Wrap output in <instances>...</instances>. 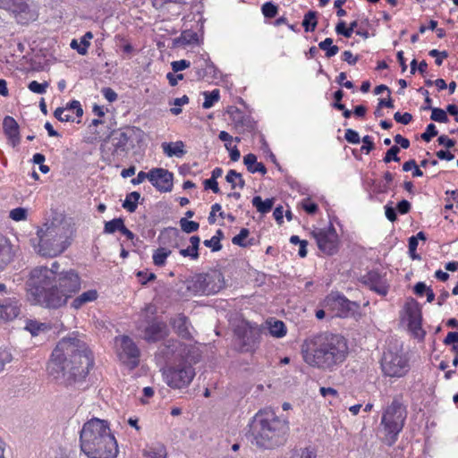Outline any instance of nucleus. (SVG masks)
<instances>
[{
	"label": "nucleus",
	"instance_id": "f257e3e1",
	"mask_svg": "<svg viewBox=\"0 0 458 458\" xmlns=\"http://www.w3.org/2000/svg\"><path fill=\"white\" fill-rule=\"evenodd\" d=\"M93 364L94 359L88 344L77 333H72L57 343L47 370L55 380L71 385L84 379Z\"/></svg>",
	"mask_w": 458,
	"mask_h": 458
},
{
	"label": "nucleus",
	"instance_id": "f03ea898",
	"mask_svg": "<svg viewBox=\"0 0 458 458\" xmlns=\"http://www.w3.org/2000/svg\"><path fill=\"white\" fill-rule=\"evenodd\" d=\"M301 353L309 366L332 370L345 360L348 345L344 336L321 332L311 335L303 341Z\"/></svg>",
	"mask_w": 458,
	"mask_h": 458
},
{
	"label": "nucleus",
	"instance_id": "7ed1b4c3",
	"mask_svg": "<svg viewBox=\"0 0 458 458\" xmlns=\"http://www.w3.org/2000/svg\"><path fill=\"white\" fill-rule=\"evenodd\" d=\"M81 451L89 458H115L118 445L107 420L92 418L80 432Z\"/></svg>",
	"mask_w": 458,
	"mask_h": 458
},
{
	"label": "nucleus",
	"instance_id": "20e7f679",
	"mask_svg": "<svg viewBox=\"0 0 458 458\" xmlns=\"http://www.w3.org/2000/svg\"><path fill=\"white\" fill-rule=\"evenodd\" d=\"M288 430L286 420L277 417L273 411H260L251 424V443L261 449H273L285 443Z\"/></svg>",
	"mask_w": 458,
	"mask_h": 458
},
{
	"label": "nucleus",
	"instance_id": "39448f33",
	"mask_svg": "<svg viewBox=\"0 0 458 458\" xmlns=\"http://www.w3.org/2000/svg\"><path fill=\"white\" fill-rule=\"evenodd\" d=\"M26 284L36 303L48 309H57L65 304L64 295H55V291H57L55 270H48L47 267H35L30 271Z\"/></svg>",
	"mask_w": 458,
	"mask_h": 458
},
{
	"label": "nucleus",
	"instance_id": "423d86ee",
	"mask_svg": "<svg viewBox=\"0 0 458 458\" xmlns=\"http://www.w3.org/2000/svg\"><path fill=\"white\" fill-rule=\"evenodd\" d=\"M38 253L43 257L54 258L62 254L71 244L68 230L61 225L47 223L38 230Z\"/></svg>",
	"mask_w": 458,
	"mask_h": 458
},
{
	"label": "nucleus",
	"instance_id": "0eeeda50",
	"mask_svg": "<svg viewBox=\"0 0 458 458\" xmlns=\"http://www.w3.org/2000/svg\"><path fill=\"white\" fill-rule=\"evenodd\" d=\"M402 399L401 395L394 396L381 418L380 425L385 434L383 441L388 446H392L397 441L406 420L407 411Z\"/></svg>",
	"mask_w": 458,
	"mask_h": 458
},
{
	"label": "nucleus",
	"instance_id": "6e6552de",
	"mask_svg": "<svg viewBox=\"0 0 458 458\" xmlns=\"http://www.w3.org/2000/svg\"><path fill=\"white\" fill-rule=\"evenodd\" d=\"M234 333V344L241 352H251L258 347L260 335L257 327L244 322L237 326Z\"/></svg>",
	"mask_w": 458,
	"mask_h": 458
},
{
	"label": "nucleus",
	"instance_id": "1a4fd4ad",
	"mask_svg": "<svg viewBox=\"0 0 458 458\" xmlns=\"http://www.w3.org/2000/svg\"><path fill=\"white\" fill-rule=\"evenodd\" d=\"M381 367L384 374L388 377H403L409 370L408 360L404 354L387 350L384 352Z\"/></svg>",
	"mask_w": 458,
	"mask_h": 458
},
{
	"label": "nucleus",
	"instance_id": "9d476101",
	"mask_svg": "<svg viewBox=\"0 0 458 458\" xmlns=\"http://www.w3.org/2000/svg\"><path fill=\"white\" fill-rule=\"evenodd\" d=\"M163 376L170 387L179 389L187 386L191 382L194 370L189 365L179 364L165 369Z\"/></svg>",
	"mask_w": 458,
	"mask_h": 458
},
{
	"label": "nucleus",
	"instance_id": "9b49d317",
	"mask_svg": "<svg viewBox=\"0 0 458 458\" xmlns=\"http://www.w3.org/2000/svg\"><path fill=\"white\" fill-rule=\"evenodd\" d=\"M57 291H55V296L64 295L65 303L72 293H76L81 288V278L78 273L73 269L62 271L56 278Z\"/></svg>",
	"mask_w": 458,
	"mask_h": 458
},
{
	"label": "nucleus",
	"instance_id": "f8f14e48",
	"mask_svg": "<svg viewBox=\"0 0 458 458\" xmlns=\"http://www.w3.org/2000/svg\"><path fill=\"white\" fill-rule=\"evenodd\" d=\"M318 249L326 255H334L338 250V235L335 227L331 225L327 228L312 232Z\"/></svg>",
	"mask_w": 458,
	"mask_h": 458
},
{
	"label": "nucleus",
	"instance_id": "ddd939ff",
	"mask_svg": "<svg viewBox=\"0 0 458 458\" xmlns=\"http://www.w3.org/2000/svg\"><path fill=\"white\" fill-rule=\"evenodd\" d=\"M0 8L12 13L21 24H27L35 19L34 13L25 0H0Z\"/></svg>",
	"mask_w": 458,
	"mask_h": 458
},
{
	"label": "nucleus",
	"instance_id": "4468645a",
	"mask_svg": "<svg viewBox=\"0 0 458 458\" xmlns=\"http://www.w3.org/2000/svg\"><path fill=\"white\" fill-rule=\"evenodd\" d=\"M130 136L121 130L113 131L108 139L105 140L103 148H107L112 156H123L128 151Z\"/></svg>",
	"mask_w": 458,
	"mask_h": 458
},
{
	"label": "nucleus",
	"instance_id": "2eb2a0df",
	"mask_svg": "<svg viewBox=\"0 0 458 458\" xmlns=\"http://www.w3.org/2000/svg\"><path fill=\"white\" fill-rule=\"evenodd\" d=\"M149 182L161 192H170L174 186V174L165 168H153L149 171Z\"/></svg>",
	"mask_w": 458,
	"mask_h": 458
},
{
	"label": "nucleus",
	"instance_id": "dca6fc26",
	"mask_svg": "<svg viewBox=\"0 0 458 458\" xmlns=\"http://www.w3.org/2000/svg\"><path fill=\"white\" fill-rule=\"evenodd\" d=\"M21 310V299L15 295L0 300V323L16 318Z\"/></svg>",
	"mask_w": 458,
	"mask_h": 458
},
{
	"label": "nucleus",
	"instance_id": "f3484780",
	"mask_svg": "<svg viewBox=\"0 0 458 458\" xmlns=\"http://www.w3.org/2000/svg\"><path fill=\"white\" fill-rule=\"evenodd\" d=\"M119 357L123 363H128L132 368L139 364L140 350L129 336L124 335L121 339Z\"/></svg>",
	"mask_w": 458,
	"mask_h": 458
},
{
	"label": "nucleus",
	"instance_id": "a211bd4d",
	"mask_svg": "<svg viewBox=\"0 0 458 458\" xmlns=\"http://www.w3.org/2000/svg\"><path fill=\"white\" fill-rule=\"evenodd\" d=\"M360 281L362 284L382 296L386 295L388 293V286L386 284V280L376 270L368 272L361 277Z\"/></svg>",
	"mask_w": 458,
	"mask_h": 458
},
{
	"label": "nucleus",
	"instance_id": "6ab92c4d",
	"mask_svg": "<svg viewBox=\"0 0 458 458\" xmlns=\"http://www.w3.org/2000/svg\"><path fill=\"white\" fill-rule=\"evenodd\" d=\"M70 111H75L78 117L82 116L83 109L78 100H72L65 107H57L54 112V116L60 122H72L73 117L68 114Z\"/></svg>",
	"mask_w": 458,
	"mask_h": 458
},
{
	"label": "nucleus",
	"instance_id": "aec40b11",
	"mask_svg": "<svg viewBox=\"0 0 458 458\" xmlns=\"http://www.w3.org/2000/svg\"><path fill=\"white\" fill-rule=\"evenodd\" d=\"M3 130L13 147L20 144V127L13 117L7 115L4 118Z\"/></svg>",
	"mask_w": 458,
	"mask_h": 458
},
{
	"label": "nucleus",
	"instance_id": "412c9836",
	"mask_svg": "<svg viewBox=\"0 0 458 458\" xmlns=\"http://www.w3.org/2000/svg\"><path fill=\"white\" fill-rule=\"evenodd\" d=\"M165 335V325L161 322L150 323L143 332V338L148 342H157Z\"/></svg>",
	"mask_w": 458,
	"mask_h": 458
},
{
	"label": "nucleus",
	"instance_id": "4be33fe9",
	"mask_svg": "<svg viewBox=\"0 0 458 458\" xmlns=\"http://www.w3.org/2000/svg\"><path fill=\"white\" fill-rule=\"evenodd\" d=\"M171 324L179 336L183 339L191 338V323L186 316L179 314L172 319Z\"/></svg>",
	"mask_w": 458,
	"mask_h": 458
},
{
	"label": "nucleus",
	"instance_id": "5701e85b",
	"mask_svg": "<svg viewBox=\"0 0 458 458\" xmlns=\"http://www.w3.org/2000/svg\"><path fill=\"white\" fill-rule=\"evenodd\" d=\"M412 304L407 307L408 325L412 330L420 329V312L418 304L412 300Z\"/></svg>",
	"mask_w": 458,
	"mask_h": 458
},
{
	"label": "nucleus",
	"instance_id": "b1692460",
	"mask_svg": "<svg viewBox=\"0 0 458 458\" xmlns=\"http://www.w3.org/2000/svg\"><path fill=\"white\" fill-rule=\"evenodd\" d=\"M13 259L12 248L8 240L0 234V269H3Z\"/></svg>",
	"mask_w": 458,
	"mask_h": 458
},
{
	"label": "nucleus",
	"instance_id": "393cba45",
	"mask_svg": "<svg viewBox=\"0 0 458 458\" xmlns=\"http://www.w3.org/2000/svg\"><path fill=\"white\" fill-rule=\"evenodd\" d=\"M162 148L164 153L167 157H182L186 151L184 149V143L182 140H178L175 142H164L162 144Z\"/></svg>",
	"mask_w": 458,
	"mask_h": 458
},
{
	"label": "nucleus",
	"instance_id": "a878e982",
	"mask_svg": "<svg viewBox=\"0 0 458 458\" xmlns=\"http://www.w3.org/2000/svg\"><path fill=\"white\" fill-rule=\"evenodd\" d=\"M243 163L246 165L247 170L251 174L260 173L265 174L267 173V168L264 164L258 162L257 157L252 153L247 154L243 157Z\"/></svg>",
	"mask_w": 458,
	"mask_h": 458
},
{
	"label": "nucleus",
	"instance_id": "bb28decb",
	"mask_svg": "<svg viewBox=\"0 0 458 458\" xmlns=\"http://www.w3.org/2000/svg\"><path fill=\"white\" fill-rule=\"evenodd\" d=\"M93 38V34L91 31L86 32L78 42L77 39H72L70 47L72 49H75L80 55H84L88 53V47L90 45V39Z\"/></svg>",
	"mask_w": 458,
	"mask_h": 458
},
{
	"label": "nucleus",
	"instance_id": "cd10ccee",
	"mask_svg": "<svg viewBox=\"0 0 458 458\" xmlns=\"http://www.w3.org/2000/svg\"><path fill=\"white\" fill-rule=\"evenodd\" d=\"M98 298L96 290H89L77 296L72 302V307L75 310L81 308L84 304L93 301Z\"/></svg>",
	"mask_w": 458,
	"mask_h": 458
},
{
	"label": "nucleus",
	"instance_id": "c85d7f7f",
	"mask_svg": "<svg viewBox=\"0 0 458 458\" xmlns=\"http://www.w3.org/2000/svg\"><path fill=\"white\" fill-rule=\"evenodd\" d=\"M221 274L207 276V277L204 280L207 283L204 291H207L208 293L218 292L223 287V284H221Z\"/></svg>",
	"mask_w": 458,
	"mask_h": 458
},
{
	"label": "nucleus",
	"instance_id": "c756f323",
	"mask_svg": "<svg viewBox=\"0 0 458 458\" xmlns=\"http://www.w3.org/2000/svg\"><path fill=\"white\" fill-rule=\"evenodd\" d=\"M251 202L257 210L261 214L268 213L274 206V199H267L266 200H262L260 196H255Z\"/></svg>",
	"mask_w": 458,
	"mask_h": 458
},
{
	"label": "nucleus",
	"instance_id": "7c9ffc66",
	"mask_svg": "<svg viewBox=\"0 0 458 458\" xmlns=\"http://www.w3.org/2000/svg\"><path fill=\"white\" fill-rule=\"evenodd\" d=\"M225 181L231 184L232 189H235L237 186L240 189H243L245 187V181L243 180L242 174L233 169L228 171L225 176Z\"/></svg>",
	"mask_w": 458,
	"mask_h": 458
},
{
	"label": "nucleus",
	"instance_id": "2f4dec72",
	"mask_svg": "<svg viewBox=\"0 0 458 458\" xmlns=\"http://www.w3.org/2000/svg\"><path fill=\"white\" fill-rule=\"evenodd\" d=\"M140 198V194L138 191L129 193L123 203V208L131 213L134 212L138 207Z\"/></svg>",
	"mask_w": 458,
	"mask_h": 458
},
{
	"label": "nucleus",
	"instance_id": "473e14b6",
	"mask_svg": "<svg viewBox=\"0 0 458 458\" xmlns=\"http://www.w3.org/2000/svg\"><path fill=\"white\" fill-rule=\"evenodd\" d=\"M318 47L326 52V56L327 58L335 56L339 52V47L333 45V39L331 38H327L323 41L319 42Z\"/></svg>",
	"mask_w": 458,
	"mask_h": 458
},
{
	"label": "nucleus",
	"instance_id": "72a5a7b5",
	"mask_svg": "<svg viewBox=\"0 0 458 458\" xmlns=\"http://www.w3.org/2000/svg\"><path fill=\"white\" fill-rule=\"evenodd\" d=\"M250 231L247 228H242L240 233L235 235L232 239V242L240 247H248L253 244V239H250L249 241H245V239L249 236Z\"/></svg>",
	"mask_w": 458,
	"mask_h": 458
},
{
	"label": "nucleus",
	"instance_id": "f704fd0d",
	"mask_svg": "<svg viewBox=\"0 0 458 458\" xmlns=\"http://www.w3.org/2000/svg\"><path fill=\"white\" fill-rule=\"evenodd\" d=\"M317 12L309 11L303 18L302 26L305 31H314L317 27Z\"/></svg>",
	"mask_w": 458,
	"mask_h": 458
},
{
	"label": "nucleus",
	"instance_id": "c9c22d12",
	"mask_svg": "<svg viewBox=\"0 0 458 458\" xmlns=\"http://www.w3.org/2000/svg\"><path fill=\"white\" fill-rule=\"evenodd\" d=\"M171 250L165 248H158L153 254V262L157 267H163L165 264L167 257L171 254Z\"/></svg>",
	"mask_w": 458,
	"mask_h": 458
},
{
	"label": "nucleus",
	"instance_id": "e433bc0d",
	"mask_svg": "<svg viewBox=\"0 0 458 458\" xmlns=\"http://www.w3.org/2000/svg\"><path fill=\"white\" fill-rule=\"evenodd\" d=\"M203 95L205 97V100L202 106L205 109L212 107L214 104L219 100L220 98L219 89H214L211 92L205 91L203 92Z\"/></svg>",
	"mask_w": 458,
	"mask_h": 458
},
{
	"label": "nucleus",
	"instance_id": "4c0bfd02",
	"mask_svg": "<svg viewBox=\"0 0 458 458\" xmlns=\"http://www.w3.org/2000/svg\"><path fill=\"white\" fill-rule=\"evenodd\" d=\"M269 332L273 336L282 337L286 334L285 325L280 320L270 322Z\"/></svg>",
	"mask_w": 458,
	"mask_h": 458
},
{
	"label": "nucleus",
	"instance_id": "58836bf2",
	"mask_svg": "<svg viewBox=\"0 0 458 458\" xmlns=\"http://www.w3.org/2000/svg\"><path fill=\"white\" fill-rule=\"evenodd\" d=\"M199 40L198 34L191 30H187L182 32L178 41L182 45H191L197 43Z\"/></svg>",
	"mask_w": 458,
	"mask_h": 458
},
{
	"label": "nucleus",
	"instance_id": "ea45409f",
	"mask_svg": "<svg viewBox=\"0 0 458 458\" xmlns=\"http://www.w3.org/2000/svg\"><path fill=\"white\" fill-rule=\"evenodd\" d=\"M148 458H166V449L163 445H158L144 452Z\"/></svg>",
	"mask_w": 458,
	"mask_h": 458
},
{
	"label": "nucleus",
	"instance_id": "a19ab883",
	"mask_svg": "<svg viewBox=\"0 0 458 458\" xmlns=\"http://www.w3.org/2000/svg\"><path fill=\"white\" fill-rule=\"evenodd\" d=\"M124 225L123 220L122 218H114L113 220H110L108 222H106L104 233H114L116 231H119L122 229V227Z\"/></svg>",
	"mask_w": 458,
	"mask_h": 458
},
{
	"label": "nucleus",
	"instance_id": "79ce46f5",
	"mask_svg": "<svg viewBox=\"0 0 458 458\" xmlns=\"http://www.w3.org/2000/svg\"><path fill=\"white\" fill-rule=\"evenodd\" d=\"M335 302L336 305L340 306L344 312H349L353 310L354 306H357L355 302L349 301L344 295H336L335 298Z\"/></svg>",
	"mask_w": 458,
	"mask_h": 458
},
{
	"label": "nucleus",
	"instance_id": "37998d69",
	"mask_svg": "<svg viewBox=\"0 0 458 458\" xmlns=\"http://www.w3.org/2000/svg\"><path fill=\"white\" fill-rule=\"evenodd\" d=\"M181 229L186 233H191L198 231L199 224L195 221L188 220L187 218H181L179 221Z\"/></svg>",
	"mask_w": 458,
	"mask_h": 458
},
{
	"label": "nucleus",
	"instance_id": "c03bdc74",
	"mask_svg": "<svg viewBox=\"0 0 458 458\" xmlns=\"http://www.w3.org/2000/svg\"><path fill=\"white\" fill-rule=\"evenodd\" d=\"M316 454L308 448L293 450L286 458H316Z\"/></svg>",
	"mask_w": 458,
	"mask_h": 458
},
{
	"label": "nucleus",
	"instance_id": "a18cd8bd",
	"mask_svg": "<svg viewBox=\"0 0 458 458\" xmlns=\"http://www.w3.org/2000/svg\"><path fill=\"white\" fill-rule=\"evenodd\" d=\"M430 119L437 123H447L449 120L446 112L438 107L432 109Z\"/></svg>",
	"mask_w": 458,
	"mask_h": 458
},
{
	"label": "nucleus",
	"instance_id": "49530a36",
	"mask_svg": "<svg viewBox=\"0 0 458 458\" xmlns=\"http://www.w3.org/2000/svg\"><path fill=\"white\" fill-rule=\"evenodd\" d=\"M25 328L31 333L32 335H37L40 331L47 328L46 324L38 323V321L29 320Z\"/></svg>",
	"mask_w": 458,
	"mask_h": 458
},
{
	"label": "nucleus",
	"instance_id": "de8ad7c7",
	"mask_svg": "<svg viewBox=\"0 0 458 458\" xmlns=\"http://www.w3.org/2000/svg\"><path fill=\"white\" fill-rule=\"evenodd\" d=\"M261 10L266 18H274L278 13V7L271 2L265 3Z\"/></svg>",
	"mask_w": 458,
	"mask_h": 458
},
{
	"label": "nucleus",
	"instance_id": "09e8293b",
	"mask_svg": "<svg viewBox=\"0 0 458 458\" xmlns=\"http://www.w3.org/2000/svg\"><path fill=\"white\" fill-rule=\"evenodd\" d=\"M400 152V147L397 145L392 146L386 153V156L383 159L385 163H390L391 161L399 162L400 157H398V153Z\"/></svg>",
	"mask_w": 458,
	"mask_h": 458
},
{
	"label": "nucleus",
	"instance_id": "8fccbe9b",
	"mask_svg": "<svg viewBox=\"0 0 458 458\" xmlns=\"http://www.w3.org/2000/svg\"><path fill=\"white\" fill-rule=\"evenodd\" d=\"M49 84L47 81H44L43 83H39L36 81H32L29 83L28 88L30 91L37 94H44L47 91Z\"/></svg>",
	"mask_w": 458,
	"mask_h": 458
},
{
	"label": "nucleus",
	"instance_id": "3c124183",
	"mask_svg": "<svg viewBox=\"0 0 458 458\" xmlns=\"http://www.w3.org/2000/svg\"><path fill=\"white\" fill-rule=\"evenodd\" d=\"M27 209L24 208H16L10 211L9 216L14 221H23L27 219Z\"/></svg>",
	"mask_w": 458,
	"mask_h": 458
},
{
	"label": "nucleus",
	"instance_id": "603ef678",
	"mask_svg": "<svg viewBox=\"0 0 458 458\" xmlns=\"http://www.w3.org/2000/svg\"><path fill=\"white\" fill-rule=\"evenodd\" d=\"M437 133L438 131L436 125L434 123H429L428 124L425 132L421 134V139L426 142H429L432 138L437 135Z\"/></svg>",
	"mask_w": 458,
	"mask_h": 458
},
{
	"label": "nucleus",
	"instance_id": "864d4df0",
	"mask_svg": "<svg viewBox=\"0 0 458 458\" xmlns=\"http://www.w3.org/2000/svg\"><path fill=\"white\" fill-rule=\"evenodd\" d=\"M13 360V355L6 350H0V372Z\"/></svg>",
	"mask_w": 458,
	"mask_h": 458
},
{
	"label": "nucleus",
	"instance_id": "5fc2aeb1",
	"mask_svg": "<svg viewBox=\"0 0 458 458\" xmlns=\"http://www.w3.org/2000/svg\"><path fill=\"white\" fill-rule=\"evenodd\" d=\"M344 91L342 89H337L333 94L334 102L332 103V106L335 109H344V105L342 104V99L344 98Z\"/></svg>",
	"mask_w": 458,
	"mask_h": 458
},
{
	"label": "nucleus",
	"instance_id": "6e6d98bb",
	"mask_svg": "<svg viewBox=\"0 0 458 458\" xmlns=\"http://www.w3.org/2000/svg\"><path fill=\"white\" fill-rule=\"evenodd\" d=\"M335 31L338 35H342L345 38H351L352 31L346 28V23L344 21H340L335 26Z\"/></svg>",
	"mask_w": 458,
	"mask_h": 458
},
{
	"label": "nucleus",
	"instance_id": "4d7b16f0",
	"mask_svg": "<svg viewBox=\"0 0 458 458\" xmlns=\"http://www.w3.org/2000/svg\"><path fill=\"white\" fill-rule=\"evenodd\" d=\"M191 63L185 59H182L179 61H174L171 63L172 70L174 72H178L189 68Z\"/></svg>",
	"mask_w": 458,
	"mask_h": 458
},
{
	"label": "nucleus",
	"instance_id": "13d9d810",
	"mask_svg": "<svg viewBox=\"0 0 458 458\" xmlns=\"http://www.w3.org/2000/svg\"><path fill=\"white\" fill-rule=\"evenodd\" d=\"M344 138L349 143L352 144H359L360 141L359 133L352 129H347L345 131Z\"/></svg>",
	"mask_w": 458,
	"mask_h": 458
},
{
	"label": "nucleus",
	"instance_id": "bf43d9fd",
	"mask_svg": "<svg viewBox=\"0 0 458 458\" xmlns=\"http://www.w3.org/2000/svg\"><path fill=\"white\" fill-rule=\"evenodd\" d=\"M385 215L390 222L397 220L396 208L392 206V202H389L385 206Z\"/></svg>",
	"mask_w": 458,
	"mask_h": 458
},
{
	"label": "nucleus",
	"instance_id": "052dcab7",
	"mask_svg": "<svg viewBox=\"0 0 458 458\" xmlns=\"http://www.w3.org/2000/svg\"><path fill=\"white\" fill-rule=\"evenodd\" d=\"M394 119L399 123L408 124L412 120V115L410 113L401 114L400 112H396L394 114Z\"/></svg>",
	"mask_w": 458,
	"mask_h": 458
},
{
	"label": "nucleus",
	"instance_id": "680f3d73",
	"mask_svg": "<svg viewBox=\"0 0 458 458\" xmlns=\"http://www.w3.org/2000/svg\"><path fill=\"white\" fill-rule=\"evenodd\" d=\"M199 242L200 239L197 235H193L190 238L191 248H192L193 250L192 259H197L199 258Z\"/></svg>",
	"mask_w": 458,
	"mask_h": 458
},
{
	"label": "nucleus",
	"instance_id": "e2e57ef3",
	"mask_svg": "<svg viewBox=\"0 0 458 458\" xmlns=\"http://www.w3.org/2000/svg\"><path fill=\"white\" fill-rule=\"evenodd\" d=\"M205 190H211L214 193H219L220 189L216 180L209 178L203 182Z\"/></svg>",
	"mask_w": 458,
	"mask_h": 458
},
{
	"label": "nucleus",
	"instance_id": "0e129e2a",
	"mask_svg": "<svg viewBox=\"0 0 458 458\" xmlns=\"http://www.w3.org/2000/svg\"><path fill=\"white\" fill-rule=\"evenodd\" d=\"M101 92L105 98L110 103L114 102L118 98L116 92L111 88H103Z\"/></svg>",
	"mask_w": 458,
	"mask_h": 458
},
{
	"label": "nucleus",
	"instance_id": "69168bd1",
	"mask_svg": "<svg viewBox=\"0 0 458 458\" xmlns=\"http://www.w3.org/2000/svg\"><path fill=\"white\" fill-rule=\"evenodd\" d=\"M363 146L361 147L362 151H366V153H369L372 149H374L375 145L371 140V137L366 135L362 138Z\"/></svg>",
	"mask_w": 458,
	"mask_h": 458
},
{
	"label": "nucleus",
	"instance_id": "338daca9",
	"mask_svg": "<svg viewBox=\"0 0 458 458\" xmlns=\"http://www.w3.org/2000/svg\"><path fill=\"white\" fill-rule=\"evenodd\" d=\"M396 209L401 215H405L411 210V203L406 199H403L398 202Z\"/></svg>",
	"mask_w": 458,
	"mask_h": 458
},
{
	"label": "nucleus",
	"instance_id": "774afa93",
	"mask_svg": "<svg viewBox=\"0 0 458 458\" xmlns=\"http://www.w3.org/2000/svg\"><path fill=\"white\" fill-rule=\"evenodd\" d=\"M443 343L445 345H450L458 343V332H449Z\"/></svg>",
	"mask_w": 458,
	"mask_h": 458
}]
</instances>
